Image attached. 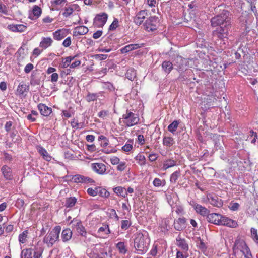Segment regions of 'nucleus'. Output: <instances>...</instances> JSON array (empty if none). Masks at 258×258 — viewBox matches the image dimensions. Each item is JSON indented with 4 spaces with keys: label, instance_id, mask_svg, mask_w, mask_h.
<instances>
[{
    "label": "nucleus",
    "instance_id": "f257e3e1",
    "mask_svg": "<svg viewBox=\"0 0 258 258\" xmlns=\"http://www.w3.org/2000/svg\"><path fill=\"white\" fill-rule=\"evenodd\" d=\"M231 27V25L219 27L212 32L213 37L216 39V43L220 41V45L222 49H225L228 45L229 31Z\"/></svg>",
    "mask_w": 258,
    "mask_h": 258
},
{
    "label": "nucleus",
    "instance_id": "f03ea898",
    "mask_svg": "<svg viewBox=\"0 0 258 258\" xmlns=\"http://www.w3.org/2000/svg\"><path fill=\"white\" fill-rule=\"evenodd\" d=\"M150 243V239L147 235L141 232L135 234L134 247L139 254H143L147 252Z\"/></svg>",
    "mask_w": 258,
    "mask_h": 258
},
{
    "label": "nucleus",
    "instance_id": "7ed1b4c3",
    "mask_svg": "<svg viewBox=\"0 0 258 258\" xmlns=\"http://www.w3.org/2000/svg\"><path fill=\"white\" fill-rule=\"evenodd\" d=\"M212 27L224 26L231 25L230 12L226 10H223L221 13L212 17L210 20Z\"/></svg>",
    "mask_w": 258,
    "mask_h": 258
},
{
    "label": "nucleus",
    "instance_id": "20e7f679",
    "mask_svg": "<svg viewBox=\"0 0 258 258\" xmlns=\"http://www.w3.org/2000/svg\"><path fill=\"white\" fill-rule=\"evenodd\" d=\"M61 227L56 226L51 231L49 230L43 239V242L47 245L48 248L52 247L53 245L59 240V234Z\"/></svg>",
    "mask_w": 258,
    "mask_h": 258
},
{
    "label": "nucleus",
    "instance_id": "39448f33",
    "mask_svg": "<svg viewBox=\"0 0 258 258\" xmlns=\"http://www.w3.org/2000/svg\"><path fill=\"white\" fill-rule=\"evenodd\" d=\"M122 119L123 123L127 127L137 124L140 120L139 116L137 114L133 113L128 110H127L125 114L122 115Z\"/></svg>",
    "mask_w": 258,
    "mask_h": 258
},
{
    "label": "nucleus",
    "instance_id": "423d86ee",
    "mask_svg": "<svg viewBox=\"0 0 258 258\" xmlns=\"http://www.w3.org/2000/svg\"><path fill=\"white\" fill-rule=\"evenodd\" d=\"M159 20L157 16H152L148 18L143 24L144 29L150 32L157 29Z\"/></svg>",
    "mask_w": 258,
    "mask_h": 258
},
{
    "label": "nucleus",
    "instance_id": "0eeeda50",
    "mask_svg": "<svg viewBox=\"0 0 258 258\" xmlns=\"http://www.w3.org/2000/svg\"><path fill=\"white\" fill-rule=\"evenodd\" d=\"M108 15L106 13H101L97 14L93 21V25L98 28L103 27L107 22Z\"/></svg>",
    "mask_w": 258,
    "mask_h": 258
},
{
    "label": "nucleus",
    "instance_id": "6e6552de",
    "mask_svg": "<svg viewBox=\"0 0 258 258\" xmlns=\"http://www.w3.org/2000/svg\"><path fill=\"white\" fill-rule=\"evenodd\" d=\"M189 205L194 208L196 212L202 216H206L209 213V210L206 207L197 204L194 201H191Z\"/></svg>",
    "mask_w": 258,
    "mask_h": 258
},
{
    "label": "nucleus",
    "instance_id": "1a4fd4ad",
    "mask_svg": "<svg viewBox=\"0 0 258 258\" xmlns=\"http://www.w3.org/2000/svg\"><path fill=\"white\" fill-rule=\"evenodd\" d=\"M3 176L5 180L11 181L14 178L12 169L7 165H3L1 169Z\"/></svg>",
    "mask_w": 258,
    "mask_h": 258
},
{
    "label": "nucleus",
    "instance_id": "9d476101",
    "mask_svg": "<svg viewBox=\"0 0 258 258\" xmlns=\"http://www.w3.org/2000/svg\"><path fill=\"white\" fill-rule=\"evenodd\" d=\"M207 198L210 203L214 206L220 207L223 205L222 200L217 195L213 194H209L207 195Z\"/></svg>",
    "mask_w": 258,
    "mask_h": 258
},
{
    "label": "nucleus",
    "instance_id": "9b49d317",
    "mask_svg": "<svg viewBox=\"0 0 258 258\" xmlns=\"http://www.w3.org/2000/svg\"><path fill=\"white\" fill-rule=\"evenodd\" d=\"M92 170L98 174L103 175L106 174V166L102 163H93L91 164Z\"/></svg>",
    "mask_w": 258,
    "mask_h": 258
},
{
    "label": "nucleus",
    "instance_id": "f8f14e48",
    "mask_svg": "<svg viewBox=\"0 0 258 258\" xmlns=\"http://www.w3.org/2000/svg\"><path fill=\"white\" fill-rule=\"evenodd\" d=\"M72 180L74 182L77 183H87L94 182V181L92 179L80 174H76L73 176Z\"/></svg>",
    "mask_w": 258,
    "mask_h": 258
},
{
    "label": "nucleus",
    "instance_id": "ddd939ff",
    "mask_svg": "<svg viewBox=\"0 0 258 258\" xmlns=\"http://www.w3.org/2000/svg\"><path fill=\"white\" fill-rule=\"evenodd\" d=\"M219 225H224L229 227L235 228L237 226V223L228 217L221 215V218Z\"/></svg>",
    "mask_w": 258,
    "mask_h": 258
},
{
    "label": "nucleus",
    "instance_id": "4468645a",
    "mask_svg": "<svg viewBox=\"0 0 258 258\" xmlns=\"http://www.w3.org/2000/svg\"><path fill=\"white\" fill-rule=\"evenodd\" d=\"M207 220L208 222L213 223L215 225H219V222L221 218V215L217 213H208L207 215Z\"/></svg>",
    "mask_w": 258,
    "mask_h": 258
},
{
    "label": "nucleus",
    "instance_id": "2eb2a0df",
    "mask_svg": "<svg viewBox=\"0 0 258 258\" xmlns=\"http://www.w3.org/2000/svg\"><path fill=\"white\" fill-rule=\"evenodd\" d=\"M27 26L23 24H9L7 28L13 32H23L27 29Z\"/></svg>",
    "mask_w": 258,
    "mask_h": 258
},
{
    "label": "nucleus",
    "instance_id": "dca6fc26",
    "mask_svg": "<svg viewBox=\"0 0 258 258\" xmlns=\"http://www.w3.org/2000/svg\"><path fill=\"white\" fill-rule=\"evenodd\" d=\"M186 227V219L185 218H179L174 221V227L176 230L182 231Z\"/></svg>",
    "mask_w": 258,
    "mask_h": 258
},
{
    "label": "nucleus",
    "instance_id": "f3484780",
    "mask_svg": "<svg viewBox=\"0 0 258 258\" xmlns=\"http://www.w3.org/2000/svg\"><path fill=\"white\" fill-rule=\"evenodd\" d=\"M38 108L40 114L44 116L47 117L52 113V108L48 107L44 104H39L38 105Z\"/></svg>",
    "mask_w": 258,
    "mask_h": 258
},
{
    "label": "nucleus",
    "instance_id": "a211bd4d",
    "mask_svg": "<svg viewBox=\"0 0 258 258\" xmlns=\"http://www.w3.org/2000/svg\"><path fill=\"white\" fill-rule=\"evenodd\" d=\"M175 66L177 67L178 71H183L185 70L186 67V60L181 56H178L176 58Z\"/></svg>",
    "mask_w": 258,
    "mask_h": 258
},
{
    "label": "nucleus",
    "instance_id": "6ab92c4d",
    "mask_svg": "<svg viewBox=\"0 0 258 258\" xmlns=\"http://www.w3.org/2000/svg\"><path fill=\"white\" fill-rule=\"evenodd\" d=\"M147 16V13L145 10L140 11L134 19V22L137 25H140Z\"/></svg>",
    "mask_w": 258,
    "mask_h": 258
},
{
    "label": "nucleus",
    "instance_id": "aec40b11",
    "mask_svg": "<svg viewBox=\"0 0 258 258\" xmlns=\"http://www.w3.org/2000/svg\"><path fill=\"white\" fill-rule=\"evenodd\" d=\"M88 28L85 26H77L74 28L73 35L74 36L85 35L88 33Z\"/></svg>",
    "mask_w": 258,
    "mask_h": 258
},
{
    "label": "nucleus",
    "instance_id": "412c9836",
    "mask_svg": "<svg viewBox=\"0 0 258 258\" xmlns=\"http://www.w3.org/2000/svg\"><path fill=\"white\" fill-rule=\"evenodd\" d=\"M177 245L180 247L184 251L187 252L188 250V244L184 239L178 236L176 238Z\"/></svg>",
    "mask_w": 258,
    "mask_h": 258
},
{
    "label": "nucleus",
    "instance_id": "4be33fe9",
    "mask_svg": "<svg viewBox=\"0 0 258 258\" xmlns=\"http://www.w3.org/2000/svg\"><path fill=\"white\" fill-rule=\"evenodd\" d=\"M42 13V10L39 6L35 5L32 9V15L30 14L29 18L31 20H34L38 18Z\"/></svg>",
    "mask_w": 258,
    "mask_h": 258
},
{
    "label": "nucleus",
    "instance_id": "5701e85b",
    "mask_svg": "<svg viewBox=\"0 0 258 258\" xmlns=\"http://www.w3.org/2000/svg\"><path fill=\"white\" fill-rule=\"evenodd\" d=\"M32 249L34 251V258H40L42 256L44 249L42 245L39 244V242L37 243L36 245L34 246Z\"/></svg>",
    "mask_w": 258,
    "mask_h": 258
},
{
    "label": "nucleus",
    "instance_id": "b1692460",
    "mask_svg": "<svg viewBox=\"0 0 258 258\" xmlns=\"http://www.w3.org/2000/svg\"><path fill=\"white\" fill-rule=\"evenodd\" d=\"M141 46L139 44H131L122 47L120 49L121 53H126L133 50L140 48Z\"/></svg>",
    "mask_w": 258,
    "mask_h": 258
},
{
    "label": "nucleus",
    "instance_id": "393cba45",
    "mask_svg": "<svg viewBox=\"0 0 258 258\" xmlns=\"http://www.w3.org/2000/svg\"><path fill=\"white\" fill-rule=\"evenodd\" d=\"M72 231L69 228L63 230L61 236L63 242H66L69 241L72 237Z\"/></svg>",
    "mask_w": 258,
    "mask_h": 258
},
{
    "label": "nucleus",
    "instance_id": "a878e982",
    "mask_svg": "<svg viewBox=\"0 0 258 258\" xmlns=\"http://www.w3.org/2000/svg\"><path fill=\"white\" fill-rule=\"evenodd\" d=\"M53 43V40L50 37H43L40 42L39 46L44 49H46L50 46Z\"/></svg>",
    "mask_w": 258,
    "mask_h": 258
},
{
    "label": "nucleus",
    "instance_id": "bb28decb",
    "mask_svg": "<svg viewBox=\"0 0 258 258\" xmlns=\"http://www.w3.org/2000/svg\"><path fill=\"white\" fill-rule=\"evenodd\" d=\"M29 90V86L24 82H21L18 86L17 91L19 95H23L25 92H28Z\"/></svg>",
    "mask_w": 258,
    "mask_h": 258
},
{
    "label": "nucleus",
    "instance_id": "cd10ccee",
    "mask_svg": "<svg viewBox=\"0 0 258 258\" xmlns=\"http://www.w3.org/2000/svg\"><path fill=\"white\" fill-rule=\"evenodd\" d=\"M53 36L54 39L58 41L61 40L66 36L65 30H57L53 33Z\"/></svg>",
    "mask_w": 258,
    "mask_h": 258
},
{
    "label": "nucleus",
    "instance_id": "c85d7f7f",
    "mask_svg": "<svg viewBox=\"0 0 258 258\" xmlns=\"http://www.w3.org/2000/svg\"><path fill=\"white\" fill-rule=\"evenodd\" d=\"M101 94V92H99L97 93L88 92L87 96H86V100L88 102L97 101L98 98Z\"/></svg>",
    "mask_w": 258,
    "mask_h": 258
},
{
    "label": "nucleus",
    "instance_id": "c756f323",
    "mask_svg": "<svg viewBox=\"0 0 258 258\" xmlns=\"http://www.w3.org/2000/svg\"><path fill=\"white\" fill-rule=\"evenodd\" d=\"M39 153L43 156V158L47 160L50 161L51 160V156L48 153L47 151L42 146H38L37 148Z\"/></svg>",
    "mask_w": 258,
    "mask_h": 258
},
{
    "label": "nucleus",
    "instance_id": "7c9ffc66",
    "mask_svg": "<svg viewBox=\"0 0 258 258\" xmlns=\"http://www.w3.org/2000/svg\"><path fill=\"white\" fill-rule=\"evenodd\" d=\"M242 249L241 251L243 253L246 258H251L252 255L250 251L249 248L246 245V244L243 242L241 243Z\"/></svg>",
    "mask_w": 258,
    "mask_h": 258
},
{
    "label": "nucleus",
    "instance_id": "2f4dec72",
    "mask_svg": "<svg viewBox=\"0 0 258 258\" xmlns=\"http://www.w3.org/2000/svg\"><path fill=\"white\" fill-rule=\"evenodd\" d=\"M162 67L166 73L169 74L173 69V64L170 61H164L162 63Z\"/></svg>",
    "mask_w": 258,
    "mask_h": 258
},
{
    "label": "nucleus",
    "instance_id": "473e14b6",
    "mask_svg": "<svg viewBox=\"0 0 258 258\" xmlns=\"http://www.w3.org/2000/svg\"><path fill=\"white\" fill-rule=\"evenodd\" d=\"M29 231L28 230H25L19 235L18 240L20 243L24 244L26 242L27 238H28V235Z\"/></svg>",
    "mask_w": 258,
    "mask_h": 258
},
{
    "label": "nucleus",
    "instance_id": "72a5a7b5",
    "mask_svg": "<svg viewBox=\"0 0 258 258\" xmlns=\"http://www.w3.org/2000/svg\"><path fill=\"white\" fill-rule=\"evenodd\" d=\"M77 203V199L75 197H70L66 198L64 206L66 208H72L75 206Z\"/></svg>",
    "mask_w": 258,
    "mask_h": 258
},
{
    "label": "nucleus",
    "instance_id": "f704fd0d",
    "mask_svg": "<svg viewBox=\"0 0 258 258\" xmlns=\"http://www.w3.org/2000/svg\"><path fill=\"white\" fill-rule=\"evenodd\" d=\"M114 192L119 196L125 198L127 195V192L125 188L118 186L113 188Z\"/></svg>",
    "mask_w": 258,
    "mask_h": 258
},
{
    "label": "nucleus",
    "instance_id": "c9c22d12",
    "mask_svg": "<svg viewBox=\"0 0 258 258\" xmlns=\"http://www.w3.org/2000/svg\"><path fill=\"white\" fill-rule=\"evenodd\" d=\"M97 233L100 235L104 234L107 235L110 233L111 232L110 231L108 225L106 224H103L102 227L98 229Z\"/></svg>",
    "mask_w": 258,
    "mask_h": 258
},
{
    "label": "nucleus",
    "instance_id": "e433bc0d",
    "mask_svg": "<svg viewBox=\"0 0 258 258\" xmlns=\"http://www.w3.org/2000/svg\"><path fill=\"white\" fill-rule=\"evenodd\" d=\"M32 248H26L22 250L21 258H32Z\"/></svg>",
    "mask_w": 258,
    "mask_h": 258
},
{
    "label": "nucleus",
    "instance_id": "4c0bfd02",
    "mask_svg": "<svg viewBox=\"0 0 258 258\" xmlns=\"http://www.w3.org/2000/svg\"><path fill=\"white\" fill-rule=\"evenodd\" d=\"M76 229L77 232L82 236H85L86 232L85 228L82 225L81 222H78L76 225Z\"/></svg>",
    "mask_w": 258,
    "mask_h": 258
},
{
    "label": "nucleus",
    "instance_id": "58836bf2",
    "mask_svg": "<svg viewBox=\"0 0 258 258\" xmlns=\"http://www.w3.org/2000/svg\"><path fill=\"white\" fill-rule=\"evenodd\" d=\"M174 143V139L171 137H164L163 140V144L167 147L172 146Z\"/></svg>",
    "mask_w": 258,
    "mask_h": 258
},
{
    "label": "nucleus",
    "instance_id": "ea45409f",
    "mask_svg": "<svg viewBox=\"0 0 258 258\" xmlns=\"http://www.w3.org/2000/svg\"><path fill=\"white\" fill-rule=\"evenodd\" d=\"M125 76L128 80H133L136 76V71L134 69H130L127 70Z\"/></svg>",
    "mask_w": 258,
    "mask_h": 258
},
{
    "label": "nucleus",
    "instance_id": "a19ab883",
    "mask_svg": "<svg viewBox=\"0 0 258 258\" xmlns=\"http://www.w3.org/2000/svg\"><path fill=\"white\" fill-rule=\"evenodd\" d=\"M179 124V121L174 120L171 124L169 125L168 126V130L169 132L174 134V132L176 131L178 125Z\"/></svg>",
    "mask_w": 258,
    "mask_h": 258
},
{
    "label": "nucleus",
    "instance_id": "79ce46f5",
    "mask_svg": "<svg viewBox=\"0 0 258 258\" xmlns=\"http://www.w3.org/2000/svg\"><path fill=\"white\" fill-rule=\"evenodd\" d=\"M135 159L137 161L138 163L141 166L144 165L146 164L145 157L142 154H138L135 157Z\"/></svg>",
    "mask_w": 258,
    "mask_h": 258
},
{
    "label": "nucleus",
    "instance_id": "37998d69",
    "mask_svg": "<svg viewBox=\"0 0 258 258\" xmlns=\"http://www.w3.org/2000/svg\"><path fill=\"white\" fill-rule=\"evenodd\" d=\"M116 247L118 249L119 252L121 254H125L127 252V249L125 246L124 243L123 242H119L116 244Z\"/></svg>",
    "mask_w": 258,
    "mask_h": 258
},
{
    "label": "nucleus",
    "instance_id": "c03bdc74",
    "mask_svg": "<svg viewBox=\"0 0 258 258\" xmlns=\"http://www.w3.org/2000/svg\"><path fill=\"white\" fill-rule=\"evenodd\" d=\"M248 139L251 140V143L255 144L256 140L257 139V133L254 132L253 130H250L249 132V134L248 136Z\"/></svg>",
    "mask_w": 258,
    "mask_h": 258
},
{
    "label": "nucleus",
    "instance_id": "a18cd8bd",
    "mask_svg": "<svg viewBox=\"0 0 258 258\" xmlns=\"http://www.w3.org/2000/svg\"><path fill=\"white\" fill-rule=\"evenodd\" d=\"M176 165V161L172 159L167 160L163 164L164 169L174 166Z\"/></svg>",
    "mask_w": 258,
    "mask_h": 258
},
{
    "label": "nucleus",
    "instance_id": "49530a36",
    "mask_svg": "<svg viewBox=\"0 0 258 258\" xmlns=\"http://www.w3.org/2000/svg\"><path fill=\"white\" fill-rule=\"evenodd\" d=\"M180 176V170H177L174 172L170 176V180L171 182L175 183L178 177Z\"/></svg>",
    "mask_w": 258,
    "mask_h": 258
},
{
    "label": "nucleus",
    "instance_id": "de8ad7c7",
    "mask_svg": "<svg viewBox=\"0 0 258 258\" xmlns=\"http://www.w3.org/2000/svg\"><path fill=\"white\" fill-rule=\"evenodd\" d=\"M132 223L130 220H123L121 222V228L123 230H126L131 226Z\"/></svg>",
    "mask_w": 258,
    "mask_h": 258
},
{
    "label": "nucleus",
    "instance_id": "09e8293b",
    "mask_svg": "<svg viewBox=\"0 0 258 258\" xmlns=\"http://www.w3.org/2000/svg\"><path fill=\"white\" fill-rule=\"evenodd\" d=\"M153 184L155 187L163 186L165 184V181L161 180L158 178H155L153 182Z\"/></svg>",
    "mask_w": 258,
    "mask_h": 258
},
{
    "label": "nucleus",
    "instance_id": "8fccbe9b",
    "mask_svg": "<svg viewBox=\"0 0 258 258\" xmlns=\"http://www.w3.org/2000/svg\"><path fill=\"white\" fill-rule=\"evenodd\" d=\"M74 9L71 7H65L64 9V12L62 13V15L65 17H68L70 16L73 12Z\"/></svg>",
    "mask_w": 258,
    "mask_h": 258
},
{
    "label": "nucleus",
    "instance_id": "3c124183",
    "mask_svg": "<svg viewBox=\"0 0 258 258\" xmlns=\"http://www.w3.org/2000/svg\"><path fill=\"white\" fill-rule=\"evenodd\" d=\"M133 142L131 141H128L122 147V150L124 152L130 151L133 148Z\"/></svg>",
    "mask_w": 258,
    "mask_h": 258
},
{
    "label": "nucleus",
    "instance_id": "603ef678",
    "mask_svg": "<svg viewBox=\"0 0 258 258\" xmlns=\"http://www.w3.org/2000/svg\"><path fill=\"white\" fill-rule=\"evenodd\" d=\"M250 231L251 237L253 238V240L256 243H258V234L257 229L254 228H251Z\"/></svg>",
    "mask_w": 258,
    "mask_h": 258
},
{
    "label": "nucleus",
    "instance_id": "864d4df0",
    "mask_svg": "<svg viewBox=\"0 0 258 258\" xmlns=\"http://www.w3.org/2000/svg\"><path fill=\"white\" fill-rule=\"evenodd\" d=\"M98 140L103 141L100 144L101 146L103 147H105L109 144V141L108 139L103 135L100 136L98 138Z\"/></svg>",
    "mask_w": 258,
    "mask_h": 258
},
{
    "label": "nucleus",
    "instance_id": "5fc2aeb1",
    "mask_svg": "<svg viewBox=\"0 0 258 258\" xmlns=\"http://www.w3.org/2000/svg\"><path fill=\"white\" fill-rule=\"evenodd\" d=\"M118 20L117 18H114L113 21L109 26V30L111 31L116 30L118 26Z\"/></svg>",
    "mask_w": 258,
    "mask_h": 258
},
{
    "label": "nucleus",
    "instance_id": "6e6d98bb",
    "mask_svg": "<svg viewBox=\"0 0 258 258\" xmlns=\"http://www.w3.org/2000/svg\"><path fill=\"white\" fill-rule=\"evenodd\" d=\"M98 194L102 197L107 198L109 196V192L107 191L105 189L101 188H98Z\"/></svg>",
    "mask_w": 258,
    "mask_h": 258
},
{
    "label": "nucleus",
    "instance_id": "4d7b16f0",
    "mask_svg": "<svg viewBox=\"0 0 258 258\" xmlns=\"http://www.w3.org/2000/svg\"><path fill=\"white\" fill-rule=\"evenodd\" d=\"M100 251V256L102 258H107L108 257H109L111 258L112 257V250L111 248H109V250L108 252L107 251Z\"/></svg>",
    "mask_w": 258,
    "mask_h": 258
},
{
    "label": "nucleus",
    "instance_id": "13d9d810",
    "mask_svg": "<svg viewBox=\"0 0 258 258\" xmlns=\"http://www.w3.org/2000/svg\"><path fill=\"white\" fill-rule=\"evenodd\" d=\"M88 194L91 196H96L98 192V188H96L95 189L92 188H89L87 189Z\"/></svg>",
    "mask_w": 258,
    "mask_h": 258
},
{
    "label": "nucleus",
    "instance_id": "bf43d9fd",
    "mask_svg": "<svg viewBox=\"0 0 258 258\" xmlns=\"http://www.w3.org/2000/svg\"><path fill=\"white\" fill-rule=\"evenodd\" d=\"M188 256L187 252H184L180 251H177L176 252V258H186Z\"/></svg>",
    "mask_w": 258,
    "mask_h": 258
},
{
    "label": "nucleus",
    "instance_id": "052dcab7",
    "mask_svg": "<svg viewBox=\"0 0 258 258\" xmlns=\"http://www.w3.org/2000/svg\"><path fill=\"white\" fill-rule=\"evenodd\" d=\"M24 204H25L24 201L23 199H22L19 198L16 201L15 205L18 208L21 209V208H22V207H24Z\"/></svg>",
    "mask_w": 258,
    "mask_h": 258
},
{
    "label": "nucleus",
    "instance_id": "680f3d73",
    "mask_svg": "<svg viewBox=\"0 0 258 258\" xmlns=\"http://www.w3.org/2000/svg\"><path fill=\"white\" fill-rule=\"evenodd\" d=\"M0 13L5 15L8 14V10L5 5L0 2Z\"/></svg>",
    "mask_w": 258,
    "mask_h": 258
},
{
    "label": "nucleus",
    "instance_id": "e2e57ef3",
    "mask_svg": "<svg viewBox=\"0 0 258 258\" xmlns=\"http://www.w3.org/2000/svg\"><path fill=\"white\" fill-rule=\"evenodd\" d=\"M50 78L52 83H55L58 81V74L56 73H53L50 76Z\"/></svg>",
    "mask_w": 258,
    "mask_h": 258
},
{
    "label": "nucleus",
    "instance_id": "0e129e2a",
    "mask_svg": "<svg viewBox=\"0 0 258 258\" xmlns=\"http://www.w3.org/2000/svg\"><path fill=\"white\" fill-rule=\"evenodd\" d=\"M93 57L96 59H99L100 60H105L107 57V55L105 54H95L93 56Z\"/></svg>",
    "mask_w": 258,
    "mask_h": 258
},
{
    "label": "nucleus",
    "instance_id": "69168bd1",
    "mask_svg": "<svg viewBox=\"0 0 258 258\" xmlns=\"http://www.w3.org/2000/svg\"><path fill=\"white\" fill-rule=\"evenodd\" d=\"M33 68H34L33 64L29 63L25 66V67L24 68V71L26 73H29V72H30L32 71V70L33 69Z\"/></svg>",
    "mask_w": 258,
    "mask_h": 258
},
{
    "label": "nucleus",
    "instance_id": "338daca9",
    "mask_svg": "<svg viewBox=\"0 0 258 258\" xmlns=\"http://www.w3.org/2000/svg\"><path fill=\"white\" fill-rule=\"evenodd\" d=\"M110 162L112 165H117L120 163V159L116 156H114L110 158Z\"/></svg>",
    "mask_w": 258,
    "mask_h": 258
},
{
    "label": "nucleus",
    "instance_id": "774afa93",
    "mask_svg": "<svg viewBox=\"0 0 258 258\" xmlns=\"http://www.w3.org/2000/svg\"><path fill=\"white\" fill-rule=\"evenodd\" d=\"M126 163L124 162H120L117 166V169L118 171H123L125 169Z\"/></svg>",
    "mask_w": 258,
    "mask_h": 258
}]
</instances>
